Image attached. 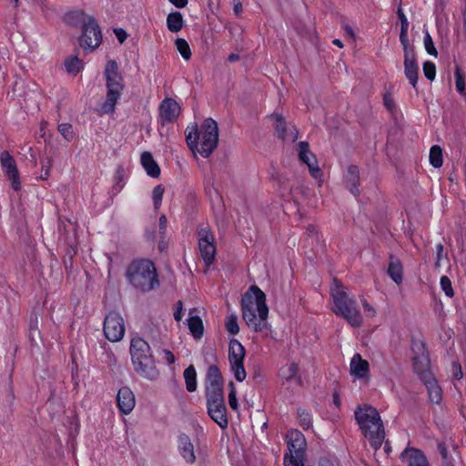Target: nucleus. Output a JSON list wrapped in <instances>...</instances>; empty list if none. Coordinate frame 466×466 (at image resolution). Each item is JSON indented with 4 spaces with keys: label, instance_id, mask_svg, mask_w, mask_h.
Instances as JSON below:
<instances>
[{
    "label": "nucleus",
    "instance_id": "f257e3e1",
    "mask_svg": "<svg viewBox=\"0 0 466 466\" xmlns=\"http://www.w3.org/2000/svg\"><path fill=\"white\" fill-rule=\"evenodd\" d=\"M242 318L247 326L256 332L268 328V308L265 293L257 286H251L241 300Z\"/></svg>",
    "mask_w": 466,
    "mask_h": 466
},
{
    "label": "nucleus",
    "instance_id": "f03ea898",
    "mask_svg": "<svg viewBox=\"0 0 466 466\" xmlns=\"http://www.w3.org/2000/svg\"><path fill=\"white\" fill-rule=\"evenodd\" d=\"M186 141L193 152L199 153L203 157H208L218 142V127L212 118L204 120L199 129L197 125L186 129Z\"/></svg>",
    "mask_w": 466,
    "mask_h": 466
},
{
    "label": "nucleus",
    "instance_id": "7ed1b4c3",
    "mask_svg": "<svg viewBox=\"0 0 466 466\" xmlns=\"http://www.w3.org/2000/svg\"><path fill=\"white\" fill-rule=\"evenodd\" d=\"M411 350L413 353V369L424 382L430 401L431 403L440 404L442 400V390L429 371L430 359L425 343L420 340L413 341Z\"/></svg>",
    "mask_w": 466,
    "mask_h": 466
},
{
    "label": "nucleus",
    "instance_id": "20e7f679",
    "mask_svg": "<svg viewBox=\"0 0 466 466\" xmlns=\"http://www.w3.org/2000/svg\"><path fill=\"white\" fill-rule=\"evenodd\" d=\"M355 418L371 447L374 450L380 449L385 439V431L379 411L371 406L365 405L355 410Z\"/></svg>",
    "mask_w": 466,
    "mask_h": 466
},
{
    "label": "nucleus",
    "instance_id": "39448f33",
    "mask_svg": "<svg viewBox=\"0 0 466 466\" xmlns=\"http://www.w3.org/2000/svg\"><path fill=\"white\" fill-rule=\"evenodd\" d=\"M128 283L137 290L148 292L159 286L155 264L146 258L133 260L126 270Z\"/></svg>",
    "mask_w": 466,
    "mask_h": 466
},
{
    "label": "nucleus",
    "instance_id": "423d86ee",
    "mask_svg": "<svg viewBox=\"0 0 466 466\" xmlns=\"http://www.w3.org/2000/svg\"><path fill=\"white\" fill-rule=\"evenodd\" d=\"M130 356L134 370L141 377L149 380L158 378L159 372L149 344L140 337H135L130 342Z\"/></svg>",
    "mask_w": 466,
    "mask_h": 466
},
{
    "label": "nucleus",
    "instance_id": "0eeeda50",
    "mask_svg": "<svg viewBox=\"0 0 466 466\" xmlns=\"http://www.w3.org/2000/svg\"><path fill=\"white\" fill-rule=\"evenodd\" d=\"M331 297L334 303L333 312L336 315L343 318L351 327L358 328L362 325L363 318L356 300L338 282L331 289Z\"/></svg>",
    "mask_w": 466,
    "mask_h": 466
},
{
    "label": "nucleus",
    "instance_id": "6e6552de",
    "mask_svg": "<svg viewBox=\"0 0 466 466\" xmlns=\"http://www.w3.org/2000/svg\"><path fill=\"white\" fill-rule=\"evenodd\" d=\"M104 76L106 78V96L101 106V110L104 114H111L115 111V106L121 96L124 89V80L118 71V66L114 60L106 63Z\"/></svg>",
    "mask_w": 466,
    "mask_h": 466
},
{
    "label": "nucleus",
    "instance_id": "1a4fd4ad",
    "mask_svg": "<svg viewBox=\"0 0 466 466\" xmlns=\"http://www.w3.org/2000/svg\"><path fill=\"white\" fill-rule=\"evenodd\" d=\"M245 355L246 350L244 346L236 339H230L228 358L229 361L230 371L238 382L244 381L247 377V373L244 368Z\"/></svg>",
    "mask_w": 466,
    "mask_h": 466
},
{
    "label": "nucleus",
    "instance_id": "9d476101",
    "mask_svg": "<svg viewBox=\"0 0 466 466\" xmlns=\"http://www.w3.org/2000/svg\"><path fill=\"white\" fill-rule=\"evenodd\" d=\"M103 330L109 341H120L125 335V324L121 315L118 312L110 311L104 319Z\"/></svg>",
    "mask_w": 466,
    "mask_h": 466
},
{
    "label": "nucleus",
    "instance_id": "9b49d317",
    "mask_svg": "<svg viewBox=\"0 0 466 466\" xmlns=\"http://www.w3.org/2000/svg\"><path fill=\"white\" fill-rule=\"evenodd\" d=\"M198 248L205 265L209 267L215 258L216 247L214 236L208 228H201L198 231Z\"/></svg>",
    "mask_w": 466,
    "mask_h": 466
},
{
    "label": "nucleus",
    "instance_id": "f8f14e48",
    "mask_svg": "<svg viewBox=\"0 0 466 466\" xmlns=\"http://www.w3.org/2000/svg\"><path fill=\"white\" fill-rule=\"evenodd\" d=\"M102 42V33L96 19L85 25L80 36V46L89 51L95 50Z\"/></svg>",
    "mask_w": 466,
    "mask_h": 466
},
{
    "label": "nucleus",
    "instance_id": "ddd939ff",
    "mask_svg": "<svg viewBox=\"0 0 466 466\" xmlns=\"http://www.w3.org/2000/svg\"><path fill=\"white\" fill-rule=\"evenodd\" d=\"M404 50V73L410 84L416 88L418 83L419 66L413 46H402Z\"/></svg>",
    "mask_w": 466,
    "mask_h": 466
},
{
    "label": "nucleus",
    "instance_id": "4468645a",
    "mask_svg": "<svg viewBox=\"0 0 466 466\" xmlns=\"http://www.w3.org/2000/svg\"><path fill=\"white\" fill-rule=\"evenodd\" d=\"M0 161L2 167L11 181L12 187L17 191L21 188L19 172L14 157L7 152L1 153Z\"/></svg>",
    "mask_w": 466,
    "mask_h": 466
},
{
    "label": "nucleus",
    "instance_id": "2eb2a0df",
    "mask_svg": "<svg viewBox=\"0 0 466 466\" xmlns=\"http://www.w3.org/2000/svg\"><path fill=\"white\" fill-rule=\"evenodd\" d=\"M299 160L305 163L312 177L320 179L322 171L319 167L316 157L309 151V144L305 141L299 143Z\"/></svg>",
    "mask_w": 466,
    "mask_h": 466
},
{
    "label": "nucleus",
    "instance_id": "dca6fc26",
    "mask_svg": "<svg viewBox=\"0 0 466 466\" xmlns=\"http://www.w3.org/2000/svg\"><path fill=\"white\" fill-rule=\"evenodd\" d=\"M179 113L180 106L172 98H165L159 106V118L162 125L173 122Z\"/></svg>",
    "mask_w": 466,
    "mask_h": 466
},
{
    "label": "nucleus",
    "instance_id": "f3484780",
    "mask_svg": "<svg viewBox=\"0 0 466 466\" xmlns=\"http://www.w3.org/2000/svg\"><path fill=\"white\" fill-rule=\"evenodd\" d=\"M287 438L289 455L305 457L307 442L304 435L298 430H292L288 433Z\"/></svg>",
    "mask_w": 466,
    "mask_h": 466
},
{
    "label": "nucleus",
    "instance_id": "a211bd4d",
    "mask_svg": "<svg viewBox=\"0 0 466 466\" xmlns=\"http://www.w3.org/2000/svg\"><path fill=\"white\" fill-rule=\"evenodd\" d=\"M208 412L210 418L221 428L226 429L228 425L227 408L225 401H215L207 403Z\"/></svg>",
    "mask_w": 466,
    "mask_h": 466
},
{
    "label": "nucleus",
    "instance_id": "6ab92c4d",
    "mask_svg": "<svg viewBox=\"0 0 466 466\" xmlns=\"http://www.w3.org/2000/svg\"><path fill=\"white\" fill-rule=\"evenodd\" d=\"M350 371L355 379L368 380L370 378V364L362 359L360 354L356 353L350 360Z\"/></svg>",
    "mask_w": 466,
    "mask_h": 466
},
{
    "label": "nucleus",
    "instance_id": "aec40b11",
    "mask_svg": "<svg viewBox=\"0 0 466 466\" xmlns=\"http://www.w3.org/2000/svg\"><path fill=\"white\" fill-rule=\"evenodd\" d=\"M116 403L123 414H129L136 405V399L133 391L127 386L118 390Z\"/></svg>",
    "mask_w": 466,
    "mask_h": 466
},
{
    "label": "nucleus",
    "instance_id": "412c9836",
    "mask_svg": "<svg viewBox=\"0 0 466 466\" xmlns=\"http://www.w3.org/2000/svg\"><path fill=\"white\" fill-rule=\"evenodd\" d=\"M91 20H95V17L87 15L82 9H75L68 11L64 15V22L72 27H81L82 29L86 25L91 23Z\"/></svg>",
    "mask_w": 466,
    "mask_h": 466
},
{
    "label": "nucleus",
    "instance_id": "4be33fe9",
    "mask_svg": "<svg viewBox=\"0 0 466 466\" xmlns=\"http://www.w3.org/2000/svg\"><path fill=\"white\" fill-rule=\"evenodd\" d=\"M177 449L187 463L193 464L196 461L195 448L187 435L180 434L178 436Z\"/></svg>",
    "mask_w": 466,
    "mask_h": 466
},
{
    "label": "nucleus",
    "instance_id": "5701e85b",
    "mask_svg": "<svg viewBox=\"0 0 466 466\" xmlns=\"http://www.w3.org/2000/svg\"><path fill=\"white\" fill-rule=\"evenodd\" d=\"M279 374L283 384L294 383L297 386L301 384V378L299 375V366L294 362L282 366Z\"/></svg>",
    "mask_w": 466,
    "mask_h": 466
},
{
    "label": "nucleus",
    "instance_id": "b1692460",
    "mask_svg": "<svg viewBox=\"0 0 466 466\" xmlns=\"http://www.w3.org/2000/svg\"><path fill=\"white\" fill-rule=\"evenodd\" d=\"M400 459L405 461L408 466H429L426 456L417 449H405L400 454Z\"/></svg>",
    "mask_w": 466,
    "mask_h": 466
},
{
    "label": "nucleus",
    "instance_id": "393cba45",
    "mask_svg": "<svg viewBox=\"0 0 466 466\" xmlns=\"http://www.w3.org/2000/svg\"><path fill=\"white\" fill-rule=\"evenodd\" d=\"M141 165L145 168L147 174L151 177H158L160 175V168L157 163L154 160L153 156L149 152H143L141 154Z\"/></svg>",
    "mask_w": 466,
    "mask_h": 466
},
{
    "label": "nucleus",
    "instance_id": "a878e982",
    "mask_svg": "<svg viewBox=\"0 0 466 466\" xmlns=\"http://www.w3.org/2000/svg\"><path fill=\"white\" fill-rule=\"evenodd\" d=\"M388 275L396 283L400 284L403 279V268L402 264L399 258L390 256L388 266Z\"/></svg>",
    "mask_w": 466,
    "mask_h": 466
},
{
    "label": "nucleus",
    "instance_id": "bb28decb",
    "mask_svg": "<svg viewBox=\"0 0 466 466\" xmlns=\"http://www.w3.org/2000/svg\"><path fill=\"white\" fill-rule=\"evenodd\" d=\"M359 169L356 166H350L346 175V184L349 190L354 195L360 194L359 190Z\"/></svg>",
    "mask_w": 466,
    "mask_h": 466
},
{
    "label": "nucleus",
    "instance_id": "cd10ccee",
    "mask_svg": "<svg viewBox=\"0 0 466 466\" xmlns=\"http://www.w3.org/2000/svg\"><path fill=\"white\" fill-rule=\"evenodd\" d=\"M207 403L215 401H225L223 385L206 384Z\"/></svg>",
    "mask_w": 466,
    "mask_h": 466
},
{
    "label": "nucleus",
    "instance_id": "c85d7f7f",
    "mask_svg": "<svg viewBox=\"0 0 466 466\" xmlns=\"http://www.w3.org/2000/svg\"><path fill=\"white\" fill-rule=\"evenodd\" d=\"M167 26L172 33H177L183 28V15L180 12H172L167 17Z\"/></svg>",
    "mask_w": 466,
    "mask_h": 466
},
{
    "label": "nucleus",
    "instance_id": "c756f323",
    "mask_svg": "<svg viewBox=\"0 0 466 466\" xmlns=\"http://www.w3.org/2000/svg\"><path fill=\"white\" fill-rule=\"evenodd\" d=\"M187 326L192 336L198 339L203 336L204 328L202 319L198 316H192L187 319Z\"/></svg>",
    "mask_w": 466,
    "mask_h": 466
},
{
    "label": "nucleus",
    "instance_id": "7c9ffc66",
    "mask_svg": "<svg viewBox=\"0 0 466 466\" xmlns=\"http://www.w3.org/2000/svg\"><path fill=\"white\" fill-rule=\"evenodd\" d=\"M186 388L189 392L197 390V371L193 365H189L183 373Z\"/></svg>",
    "mask_w": 466,
    "mask_h": 466
},
{
    "label": "nucleus",
    "instance_id": "2f4dec72",
    "mask_svg": "<svg viewBox=\"0 0 466 466\" xmlns=\"http://www.w3.org/2000/svg\"><path fill=\"white\" fill-rule=\"evenodd\" d=\"M65 68L69 75L76 76L84 68V63L77 56H69L65 60Z\"/></svg>",
    "mask_w": 466,
    "mask_h": 466
},
{
    "label": "nucleus",
    "instance_id": "473e14b6",
    "mask_svg": "<svg viewBox=\"0 0 466 466\" xmlns=\"http://www.w3.org/2000/svg\"><path fill=\"white\" fill-rule=\"evenodd\" d=\"M398 17L400 22V42L402 46H406L407 45H410L408 39L409 21L401 9L398 10Z\"/></svg>",
    "mask_w": 466,
    "mask_h": 466
},
{
    "label": "nucleus",
    "instance_id": "72a5a7b5",
    "mask_svg": "<svg viewBox=\"0 0 466 466\" xmlns=\"http://www.w3.org/2000/svg\"><path fill=\"white\" fill-rule=\"evenodd\" d=\"M298 421L301 428L304 430H309L312 426V414L302 408L298 409L297 410Z\"/></svg>",
    "mask_w": 466,
    "mask_h": 466
},
{
    "label": "nucleus",
    "instance_id": "f704fd0d",
    "mask_svg": "<svg viewBox=\"0 0 466 466\" xmlns=\"http://www.w3.org/2000/svg\"><path fill=\"white\" fill-rule=\"evenodd\" d=\"M206 384L223 385V379H222L221 372L216 365H212L208 368V372H207Z\"/></svg>",
    "mask_w": 466,
    "mask_h": 466
},
{
    "label": "nucleus",
    "instance_id": "c9c22d12",
    "mask_svg": "<svg viewBox=\"0 0 466 466\" xmlns=\"http://www.w3.org/2000/svg\"><path fill=\"white\" fill-rule=\"evenodd\" d=\"M430 163L434 167H441L443 163L442 159V149L441 147L435 145L431 147L430 150Z\"/></svg>",
    "mask_w": 466,
    "mask_h": 466
},
{
    "label": "nucleus",
    "instance_id": "e433bc0d",
    "mask_svg": "<svg viewBox=\"0 0 466 466\" xmlns=\"http://www.w3.org/2000/svg\"><path fill=\"white\" fill-rule=\"evenodd\" d=\"M175 45L181 56L186 61L189 60L191 57V49L188 43L184 38H177L175 41Z\"/></svg>",
    "mask_w": 466,
    "mask_h": 466
},
{
    "label": "nucleus",
    "instance_id": "4c0bfd02",
    "mask_svg": "<svg viewBox=\"0 0 466 466\" xmlns=\"http://www.w3.org/2000/svg\"><path fill=\"white\" fill-rule=\"evenodd\" d=\"M274 122H275V130H276V133L278 134V137L284 139L285 137H286V122L284 120V118L280 116V115H278V114H274L270 116Z\"/></svg>",
    "mask_w": 466,
    "mask_h": 466
},
{
    "label": "nucleus",
    "instance_id": "58836bf2",
    "mask_svg": "<svg viewBox=\"0 0 466 466\" xmlns=\"http://www.w3.org/2000/svg\"><path fill=\"white\" fill-rule=\"evenodd\" d=\"M226 329L231 335H236L239 331L238 323V317L235 314H230L226 319Z\"/></svg>",
    "mask_w": 466,
    "mask_h": 466
},
{
    "label": "nucleus",
    "instance_id": "ea45409f",
    "mask_svg": "<svg viewBox=\"0 0 466 466\" xmlns=\"http://www.w3.org/2000/svg\"><path fill=\"white\" fill-rule=\"evenodd\" d=\"M58 131L62 135V137L67 141H72L75 138V132L73 130V127L69 123L59 124Z\"/></svg>",
    "mask_w": 466,
    "mask_h": 466
},
{
    "label": "nucleus",
    "instance_id": "a19ab883",
    "mask_svg": "<svg viewBox=\"0 0 466 466\" xmlns=\"http://www.w3.org/2000/svg\"><path fill=\"white\" fill-rule=\"evenodd\" d=\"M454 76H455L456 90L461 95H465V79H464V76H463L461 69L458 66L455 69Z\"/></svg>",
    "mask_w": 466,
    "mask_h": 466
},
{
    "label": "nucleus",
    "instance_id": "79ce46f5",
    "mask_svg": "<svg viewBox=\"0 0 466 466\" xmlns=\"http://www.w3.org/2000/svg\"><path fill=\"white\" fill-rule=\"evenodd\" d=\"M228 388H229L228 404L233 410H238V398H237V390H236L234 382L230 381L228 383Z\"/></svg>",
    "mask_w": 466,
    "mask_h": 466
},
{
    "label": "nucleus",
    "instance_id": "37998d69",
    "mask_svg": "<svg viewBox=\"0 0 466 466\" xmlns=\"http://www.w3.org/2000/svg\"><path fill=\"white\" fill-rule=\"evenodd\" d=\"M423 44H424L425 50L429 55L433 56H438V51L435 48L433 40L428 31L424 35Z\"/></svg>",
    "mask_w": 466,
    "mask_h": 466
},
{
    "label": "nucleus",
    "instance_id": "c03bdc74",
    "mask_svg": "<svg viewBox=\"0 0 466 466\" xmlns=\"http://www.w3.org/2000/svg\"><path fill=\"white\" fill-rule=\"evenodd\" d=\"M305 457L288 455L284 457V466H304Z\"/></svg>",
    "mask_w": 466,
    "mask_h": 466
},
{
    "label": "nucleus",
    "instance_id": "a18cd8bd",
    "mask_svg": "<svg viewBox=\"0 0 466 466\" xmlns=\"http://www.w3.org/2000/svg\"><path fill=\"white\" fill-rule=\"evenodd\" d=\"M163 194L164 187L161 185H157L154 187L152 192V199L156 209H158L161 206Z\"/></svg>",
    "mask_w": 466,
    "mask_h": 466
},
{
    "label": "nucleus",
    "instance_id": "49530a36",
    "mask_svg": "<svg viewBox=\"0 0 466 466\" xmlns=\"http://www.w3.org/2000/svg\"><path fill=\"white\" fill-rule=\"evenodd\" d=\"M423 73L427 79L432 81L436 76V66L435 64L431 61H426L423 63Z\"/></svg>",
    "mask_w": 466,
    "mask_h": 466
},
{
    "label": "nucleus",
    "instance_id": "de8ad7c7",
    "mask_svg": "<svg viewBox=\"0 0 466 466\" xmlns=\"http://www.w3.org/2000/svg\"><path fill=\"white\" fill-rule=\"evenodd\" d=\"M440 284L445 295L449 298H452L454 292L450 279L447 276H442Z\"/></svg>",
    "mask_w": 466,
    "mask_h": 466
},
{
    "label": "nucleus",
    "instance_id": "09e8293b",
    "mask_svg": "<svg viewBox=\"0 0 466 466\" xmlns=\"http://www.w3.org/2000/svg\"><path fill=\"white\" fill-rule=\"evenodd\" d=\"M124 168L122 167H117L116 173H115V187L117 188V191H120L122 187H124Z\"/></svg>",
    "mask_w": 466,
    "mask_h": 466
},
{
    "label": "nucleus",
    "instance_id": "8fccbe9b",
    "mask_svg": "<svg viewBox=\"0 0 466 466\" xmlns=\"http://www.w3.org/2000/svg\"><path fill=\"white\" fill-rule=\"evenodd\" d=\"M42 164V173L40 177L42 179H46L50 175V167H51V159L46 158L45 160H41Z\"/></svg>",
    "mask_w": 466,
    "mask_h": 466
},
{
    "label": "nucleus",
    "instance_id": "3c124183",
    "mask_svg": "<svg viewBox=\"0 0 466 466\" xmlns=\"http://www.w3.org/2000/svg\"><path fill=\"white\" fill-rule=\"evenodd\" d=\"M362 307L364 310L367 312L369 317H374L376 314L375 309L365 299H361Z\"/></svg>",
    "mask_w": 466,
    "mask_h": 466
},
{
    "label": "nucleus",
    "instance_id": "603ef678",
    "mask_svg": "<svg viewBox=\"0 0 466 466\" xmlns=\"http://www.w3.org/2000/svg\"><path fill=\"white\" fill-rule=\"evenodd\" d=\"M162 355H163V359L169 364H173L175 363V356L174 354L169 350H162L161 351Z\"/></svg>",
    "mask_w": 466,
    "mask_h": 466
},
{
    "label": "nucleus",
    "instance_id": "864d4df0",
    "mask_svg": "<svg viewBox=\"0 0 466 466\" xmlns=\"http://www.w3.org/2000/svg\"><path fill=\"white\" fill-rule=\"evenodd\" d=\"M452 368H453V373H452L453 377L457 380H461L463 376L461 366L457 363H453Z\"/></svg>",
    "mask_w": 466,
    "mask_h": 466
},
{
    "label": "nucleus",
    "instance_id": "5fc2aeb1",
    "mask_svg": "<svg viewBox=\"0 0 466 466\" xmlns=\"http://www.w3.org/2000/svg\"><path fill=\"white\" fill-rule=\"evenodd\" d=\"M115 34L120 43H123L127 38V34L123 29H116Z\"/></svg>",
    "mask_w": 466,
    "mask_h": 466
},
{
    "label": "nucleus",
    "instance_id": "6e6d98bb",
    "mask_svg": "<svg viewBox=\"0 0 466 466\" xmlns=\"http://www.w3.org/2000/svg\"><path fill=\"white\" fill-rule=\"evenodd\" d=\"M176 7L183 8L187 5V0H169Z\"/></svg>",
    "mask_w": 466,
    "mask_h": 466
},
{
    "label": "nucleus",
    "instance_id": "4d7b16f0",
    "mask_svg": "<svg viewBox=\"0 0 466 466\" xmlns=\"http://www.w3.org/2000/svg\"><path fill=\"white\" fill-rule=\"evenodd\" d=\"M438 449L440 451V453L441 455V457L444 459V460H447V457H448V451H447V448L445 446V444L443 443H440L438 445Z\"/></svg>",
    "mask_w": 466,
    "mask_h": 466
},
{
    "label": "nucleus",
    "instance_id": "13d9d810",
    "mask_svg": "<svg viewBox=\"0 0 466 466\" xmlns=\"http://www.w3.org/2000/svg\"><path fill=\"white\" fill-rule=\"evenodd\" d=\"M159 228L162 233L166 231L167 228V218L165 215H162L159 218Z\"/></svg>",
    "mask_w": 466,
    "mask_h": 466
},
{
    "label": "nucleus",
    "instance_id": "bf43d9fd",
    "mask_svg": "<svg viewBox=\"0 0 466 466\" xmlns=\"http://www.w3.org/2000/svg\"><path fill=\"white\" fill-rule=\"evenodd\" d=\"M179 306H182V303L181 301L178 302ZM174 319L177 320V321H180L181 319H182V307H179V309H177L175 313H174Z\"/></svg>",
    "mask_w": 466,
    "mask_h": 466
},
{
    "label": "nucleus",
    "instance_id": "052dcab7",
    "mask_svg": "<svg viewBox=\"0 0 466 466\" xmlns=\"http://www.w3.org/2000/svg\"><path fill=\"white\" fill-rule=\"evenodd\" d=\"M437 249V263L441 259L442 252H443V246L440 243L436 246Z\"/></svg>",
    "mask_w": 466,
    "mask_h": 466
},
{
    "label": "nucleus",
    "instance_id": "680f3d73",
    "mask_svg": "<svg viewBox=\"0 0 466 466\" xmlns=\"http://www.w3.org/2000/svg\"><path fill=\"white\" fill-rule=\"evenodd\" d=\"M46 126H47V123L46 122H42L41 123V126H40V136L42 137H46Z\"/></svg>",
    "mask_w": 466,
    "mask_h": 466
},
{
    "label": "nucleus",
    "instance_id": "e2e57ef3",
    "mask_svg": "<svg viewBox=\"0 0 466 466\" xmlns=\"http://www.w3.org/2000/svg\"><path fill=\"white\" fill-rule=\"evenodd\" d=\"M239 59V56L238 54H231L228 56L229 62H235Z\"/></svg>",
    "mask_w": 466,
    "mask_h": 466
},
{
    "label": "nucleus",
    "instance_id": "0e129e2a",
    "mask_svg": "<svg viewBox=\"0 0 466 466\" xmlns=\"http://www.w3.org/2000/svg\"><path fill=\"white\" fill-rule=\"evenodd\" d=\"M241 10H242L241 4H239V3H238V4H236V5H234V11H235V13H236L237 15H238V14L241 12Z\"/></svg>",
    "mask_w": 466,
    "mask_h": 466
},
{
    "label": "nucleus",
    "instance_id": "69168bd1",
    "mask_svg": "<svg viewBox=\"0 0 466 466\" xmlns=\"http://www.w3.org/2000/svg\"><path fill=\"white\" fill-rule=\"evenodd\" d=\"M384 104L389 109H390L392 106V102L388 97H384Z\"/></svg>",
    "mask_w": 466,
    "mask_h": 466
},
{
    "label": "nucleus",
    "instance_id": "338daca9",
    "mask_svg": "<svg viewBox=\"0 0 466 466\" xmlns=\"http://www.w3.org/2000/svg\"><path fill=\"white\" fill-rule=\"evenodd\" d=\"M333 401H334V403H335V405H336L337 407H339V406L340 400H339V395H338L337 393H335V394L333 395Z\"/></svg>",
    "mask_w": 466,
    "mask_h": 466
},
{
    "label": "nucleus",
    "instance_id": "774afa93",
    "mask_svg": "<svg viewBox=\"0 0 466 466\" xmlns=\"http://www.w3.org/2000/svg\"><path fill=\"white\" fill-rule=\"evenodd\" d=\"M333 44L340 48L343 47V44L339 39H334Z\"/></svg>",
    "mask_w": 466,
    "mask_h": 466
}]
</instances>
